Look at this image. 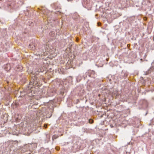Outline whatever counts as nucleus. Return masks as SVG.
Here are the masks:
<instances>
[{
    "instance_id": "0eeeda50",
    "label": "nucleus",
    "mask_w": 154,
    "mask_h": 154,
    "mask_svg": "<svg viewBox=\"0 0 154 154\" xmlns=\"http://www.w3.org/2000/svg\"><path fill=\"white\" fill-rule=\"evenodd\" d=\"M35 46H33H33L32 47V49L34 50V49H35Z\"/></svg>"
},
{
    "instance_id": "ddd939ff",
    "label": "nucleus",
    "mask_w": 154,
    "mask_h": 154,
    "mask_svg": "<svg viewBox=\"0 0 154 154\" xmlns=\"http://www.w3.org/2000/svg\"><path fill=\"white\" fill-rule=\"evenodd\" d=\"M32 82H31V83H32Z\"/></svg>"
},
{
    "instance_id": "7ed1b4c3",
    "label": "nucleus",
    "mask_w": 154,
    "mask_h": 154,
    "mask_svg": "<svg viewBox=\"0 0 154 154\" xmlns=\"http://www.w3.org/2000/svg\"><path fill=\"white\" fill-rule=\"evenodd\" d=\"M55 34L54 31H51L49 33V35L52 37H54Z\"/></svg>"
},
{
    "instance_id": "9b49d317",
    "label": "nucleus",
    "mask_w": 154,
    "mask_h": 154,
    "mask_svg": "<svg viewBox=\"0 0 154 154\" xmlns=\"http://www.w3.org/2000/svg\"><path fill=\"white\" fill-rule=\"evenodd\" d=\"M31 45H29V47L30 48H31Z\"/></svg>"
},
{
    "instance_id": "423d86ee",
    "label": "nucleus",
    "mask_w": 154,
    "mask_h": 154,
    "mask_svg": "<svg viewBox=\"0 0 154 154\" xmlns=\"http://www.w3.org/2000/svg\"><path fill=\"white\" fill-rule=\"evenodd\" d=\"M88 121L89 123L90 124H92L93 122V120L92 119H89Z\"/></svg>"
},
{
    "instance_id": "f03ea898",
    "label": "nucleus",
    "mask_w": 154,
    "mask_h": 154,
    "mask_svg": "<svg viewBox=\"0 0 154 154\" xmlns=\"http://www.w3.org/2000/svg\"><path fill=\"white\" fill-rule=\"evenodd\" d=\"M46 137V142H48L50 139V135L49 134H47L45 135Z\"/></svg>"
},
{
    "instance_id": "f257e3e1",
    "label": "nucleus",
    "mask_w": 154,
    "mask_h": 154,
    "mask_svg": "<svg viewBox=\"0 0 154 154\" xmlns=\"http://www.w3.org/2000/svg\"><path fill=\"white\" fill-rule=\"evenodd\" d=\"M153 70V68H150V69H148L147 71L146 72L145 75H146L148 74H149V73H151V72Z\"/></svg>"
},
{
    "instance_id": "6e6552de",
    "label": "nucleus",
    "mask_w": 154,
    "mask_h": 154,
    "mask_svg": "<svg viewBox=\"0 0 154 154\" xmlns=\"http://www.w3.org/2000/svg\"><path fill=\"white\" fill-rule=\"evenodd\" d=\"M52 138L53 139L54 138H55L54 137V135L52 137Z\"/></svg>"
},
{
    "instance_id": "39448f33",
    "label": "nucleus",
    "mask_w": 154,
    "mask_h": 154,
    "mask_svg": "<svg viewBox=\"0 0 154 154\" xmlns=\"http://www.w3.org/2000/svg\"><path fill=\"white\" fill-rule=\"evenodd\" d=\"M26 150H25V146H24V147L23 148H22L21 149V151L22 152H25L26 151Z\"/></svg>"
},
{
    "instance_id": "9d476101",
    "label": "nucleus",
    "mask_w": 154,
    "mask_h": 154,
    "mask_svg": "<svg viewBox=\"0 0 154 154\" xmlns=\"http://www.w3.org/2000/svg\"><path fill=\"white\" fill-rule=\"evenodd\" d=\"M35 84H36V82H34V83H33V84L35 83Z\"/></svg>"
},
{
    "instance_id": "20e7f679",
    "label": "nucleus",
    "mask_w": 154,
    "mask_h": 154,
    "mask_svg": "<svg viewBox=\"0 0 154 154\" xmlns=\"http://www.w3.org/2000/svg\"><path fill=\"white\" fill-rule=\"evenodd\" d=\"M47 11H47V10H45H45H43V11H42V12L43 14H44V15H47V16L48 17H49V15H48V14H47Z\"/></svg>"
},
{
    "instance_id": "f8f14e48",
    "label": "nucleus",
    "mask_w": 154,
    "mask_h": 154,
    "mask_svg": "<svg viewBox=\"0 0 154 154\" xmlns=\"http://www.w3.org/2000/svg\"><path fill=\"white\" fill-rule=\"evenodd\" d=\"M19 68H20V69H21V68H22V67L21 66H20V67H19Z\"/></svg>"
},
{
    "instance_id": "1a4fd4ad",
    "label": "nucleus",
    "mask_w": 154,
    "mask_h": 154,
    "mask_svg": "<svg viewBox=\"0 0 154 154\" xmlns=\"http://www.w3.org/2000/svg\"><path fill=\"white\" fill-rule=\"evenodd\" d=\"M51 116H50L49 117L48 116H47V117H49V118H50L51 117Z\"/></svg>"
}]
</instances>
